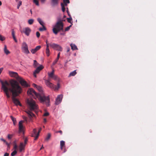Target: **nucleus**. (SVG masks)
Here are the masks:
<instances>
[{"mask_svg":"<svg viewBox=\"0 0 156 156\" xmlns=\"http://www.w3.org/2000/svg\"><path fill=\"white\" fill-rule=\"evenodd\" d=\"M0 82L2 85V88L3 90L7 97L8 98L10 97V96L9 93V91L12 93V90H13L14 91L17 92V90H18L17 87H21L18 82L14 80H12L10 81V83L6 80L3 81L1 80Z\"/></svg>","mask_w":156,"mask_h":156,"instance_id":"f257e3e1","label":"nucleus"},{"mask_svg":"<svg viewBox=\"0 0 156 156\" xmlns=\"http://www.w3.org/2000/svg\"><path fill=\"white\" fill-rule=\"evenodd\" d=\"M29 95H32L35 99L37 98L40 102L42 103H45L47 106L50 105L49 96H45L43 94H37L32 88L28 89L27 92Z\"/></svg>","mask_w":156,"mask_h":156,"instance_id":"f03ea898","label":"nucleus"},{"mask_svg":"<svg viewBox=\"0 0 156 156\" xmlns=\"http://www.w3.org/2000/svg\"><path fill=\"white\" fill-rule=\"evenodd\" d=\"M63 26L62 20H58L52 29L53 33L55 34L56 35L60 31L63 32Z\"/></svg>","mask_w":156,"mask_h":156,"instance_id":"7ed1b4c3","label":"nucleus"},{"mask_svg":"<svg viewBox=\"0 0 156 156\" xmlns=\"http://www.w3.org/2000/svg\"><path fill=\"white\" fill-rule=\"evenodd\" d=\"M17 88L18 90H17V92L14 91L13 90H12V99L13 102L16 105H19L21 106V104L18 100L16 98V97L18 96L21 93L22 89L21 87H18Z\"/></svg>","mask_w":156,"mask_h":156,"instance_id":"20e7f679","label":"nucleus"},{"mask_svg":"<svg viewBox=\"0 0 156 156\" xmlns=\"http://www.w3.org/2000/svg\"><path fill=\"white\" fill-rule=\"evenodd\" d=\"M27 103L31 110H35L38 109V105L33 99L31 98L28 99L27 100Z\"/></svg>","mask_w":156,"mask_h":156,"instance_id":"39448f33","label":"nucleus"},{"mask_svg":"<svg viewBox=\"0 0 156 156\" xmlns=\"http://www.w3.org/2000/svg\"><path fill=\"white\" fill-rule=\"evenodd\" d=\"M45 80L46 86L50 88L54 89L55 90H58L60 87V85L59 83H58L57 86H56L54 84L49 82V80Z\"/></svg>","mask_w":156,"mask_h":156,"instance_id":"423d86ee","label":"nucleus"},{"mask_svg":"<svg viewBox=\"0 0 156 156\" xmlns=\"http://www.w3.org/2000/svg\"><path fill=\"white\" fill-rule=\"evenodd\" d=\"M21 48L23 51L26 54H29L30 52L28 50L27 44L25 42H23L22 44Z\"/></svg>","mask_w":156,"mask_h":156,"instance_id":"0eeeda50","label":"nucleus"},{"mask_svg":"<svg viewBox=\"0 0 156 156\" xmlns=\"http://www.w3.org/2000/svg\"><path fill=\"white\" fill-rule=\"evenodd\" d=\"M17 81L20 82L22 86L24 87H28V85L27 82L22 77H20Z\"/></svg>","mask_w":156,"mask_h":156,"instance_id":"6e6552de","label":"nucleus"},{"mask_svg":"<svg viewBox=\"0 0 156 156\" xmlns=\"http://www.w3.org/2000/svg\"><path fill=\"white\" fill-rule=\"evenodd\" d=\"M9 74L11 77L15 78L17 80L20 77V76H19L18 73L16 72L9 71Z\"/></svg>","mask_w":156,"mask_h":156,"instance_id":"1a4fd4ad","label":"nucleus"},{"mask_svg":"<svg viewBox=\"0 0 156 156\" xmlns=\"http://www.w3.org/2000/svg\"><path fill=\"white\" fill-rule=\"evenodd\" d=\"M48 75L50 78H51L55 80H58V76L54 74V70H53L51 73H48Z\"/></svg>","mask_w":156,"mask_h":156,"instance_id":"9d476101","label":"nucleus"},{"mask_svg":"<svg viewBox=\"0 0 156 156\" xmlns=\"http://www.w3.org/2000/svg\"><path fill=\"white\" fill-rule=\"evenodd\" d=\"M62 98L63 95L62 94L58 95L56 99L55 104L58 105L62 101Z\"/></svg>","mask_w":156,"mask_h":156,"instance_id":"9b49d317","label":"nucleus"},{"mask_svg":"<svg viewBox=\"0 0 156 156\" xmlns=\"http://www.w3.org/2000/svg\"><path fill=\"white\" fill-rule=\"evenodd\" d=\"M44 67L42 65H41L36 69L34 72V76L35 77H37L36 74L39 73L40 71Z\"/></svg>","mask_w":156,"mask_h":156,"instance_id":"f8f14e48","label":"nucleus"},{"mask_svg":"<svg viewBox=\"0 0 156 156\" xmlns=\"http://www.w3.org/2000/svg\"><path fill=\"white\" fill-rule=\"evenodd\" d=\"M24 122L23 121H21L19 122V129L20 132H22L24 130V127L23 125V123Z\"/></svg>","mask_w":156,"mask_h":156,"instance_id":"ddd939ff","label":"nucleus"},{"mask_svg":"<svg viewBox=\"0 0 156 156\" xmlns=\"http://www.w3.org/2000/svg\"><path fill=\"white\" fill-rule=\"evenodd\" d=\"M30 32V29L28 27L25 28L23 30V32L27 36H29Z\"/></svg>","mask_w":156,"mask_h":156,"instance_id":"4468645a","label":"nucleus"},{"mask_svg":"<svg viewBox=\"0 0 156 156\" xmlns=\"http://www.w3.org/2000/svg\"><path fill=\"white\" fill-rule=\"evenodd\" d=\"M41 46L40 45H38L36 47L32 49L31 52L33 54H35L37 51L39 50L41 48Z\"/></svg>","mask_w":156,"mask_h":156,"instance_id":"2eb2a0df","label":"nucleus"},{"mask_svg":"<svg viewBox=\"0 0 156 156\" xmlns=\"http://www.w3.org/2000/svg\"><path fill=\"white\" fill-rule=\"evenodd\" d=\"M25 145L23 143L21 142L20 143V145L19 146L20 152H21L24 149Z\"/></svg>","mask_w":156,"mask_h":156,"instance_id":"dca6fc26","label":"nucleus"},{"mask_svg":"<svg viewBox=\"0 0 156 156\" xmlns=\"http://www.w3.org/2000/svg\"><path fill=\"white\" fill-rule=\"evenodd\" d=\"M26 112L28 114L29 117L30 119H31V118L34 117L35 116V115L30 111H28Z\"/></svg>","mask_w":156,"mask_h":156,"instance_id":"f3484780","label":"nucleus"},{"mask_svg":"<svg viewBox=\"0 0 156 156\" xmlns=\"http://www.w3.org/2000/svg\"><path fill=\"white\" fill-rule=\"evenodd\" d=\"M58 0H51V5L53 6L57 5L58 3Z\"/></svg>","mask_w":156,"mask_h":156,"instance_id":"a211bd4d","label":"nucleus"},{"mask_svg":"<svg viewBox=\"0 0 156 156\" xmlns=\"http://www.w3.org/2000/svg\"><path fill=\"white\" fill-rule=\"evenodd\" d=\"M4 53L6 55H8V54H9L10 53V52L7 49V47L6 45H4Z\"/></svg>","mask_w":156,"mask_h":156,"instance_id":"6ab92c4d","label":"nucleus"},{"mask_svg":"<svg viewBox=\"0 0 156 156\" xmlns=\"http://www.w3.org/2000/svg\"><path fill=\"white\" fill-rule=\"evenodd\" d=\"M60 148L61 150H62L63 148L65 147V142L63 140H61L60 142Z\"/></svg>","mask_w":156,"mask_h":156,"instance_id":"aec40b11","label":"nucleus"},{"mask_svg":"<svg viewBox=\"0 0 156 156\" xmlns=\"http://www.w3.org/2000/svg\"><path fill=\"white\" fill-rule=\"evenodd\" d=\"M70 46L71 47V49H72L73 50H75L78 49L77 46L75 44H70Z\"/></svg>","mask_w":156,"mask_h":156,"instance_id":"412c9836","label":"nucleus"},{"mask_svg":"<svg viewBox=\"0 0 156 156\" xmlns=\"http://www.w3.org/2000/svg\"><path fill=\"white\" fill-rule=\"evenodd\" d=\"M76 74V70H75L71 72L69 74V75L68 76L69 77L71 76H75Z\"/></svg>","mask_w":156,"mask_h":156,"instance_id":"4be33fe9","label":"nucleus"},{"mask_svg":"<svg viewBox=\"0 0 156 156\" xmlns=\"http://www.w3.org/2000/svg\"><path fill=\"white\" fill-rule=\"evenodd\" d=\"M12 36L13 39L16 42H17V40L16 38V37L15 36V32L13 30H12Z\"/></svg>","mask_w":156,"mask_h":156,"instance_id":"5701e85b","label":"nucleus"},{"mask_svg":"<svg viewBox=\"0 0 156 156\" xmlns=\"http://www.w3.org/2000/svg\"><path fill=\"white\" fill-rule=\"evenodd\" d=\"M33 133L32 134V136L33 137H35V136L37 135V130L36 129H34L33 130Z\"/></svg>","mask_w":156,"mask_h":156,"instance_id":"b1692460","label":"nucleus"},{"mask_svg":"<svg viewBox=\"0 0 156 156\" xmlns=\"http://www.w3.org/2000/svg\"><path fill=\"white\" fill-rule=\"evenodd\" d=\"M57 44H55V43H51L49 45L50 47L54 48V49H55L56 48V46H57Z\"/></svg>","mask_w":156,"mask_h":156,"instance_id":"393cba45","label":"nucleus"},{"mask_svg":"<svg viewBox=\"0 0 156 156\" xmlns=\"http://www.w3.org/2000/svg\"><path fill=\"white\" fill-rule=\"evenodd\" d=\"M55 49H56L58 51H62V48L61 46H59V45L57 44Z\"/></svg>","mask_w":156,"mask_h":156,"instance_id":"a878e982","label":"nucleus"},{"mask_svg":"<svg viewBox=\"0 0 156 156\" xmlns=\"http://www.w3.org/2000/svg\"><path fill=\"white\" fill-rule=\"evenodd\" d=\"M10 117L11 119H12V121L14 125H15V124L16 122V118H14L12 116H10Z\"/></svg>","mask_w":156,"mask_h":156,"instance_id":"bb28decb","label":"nucleus"},{"mask_svg":"<svg viewBox=\"0 0 156 156\" xmlns=\"http://www.w3.org/2000/svg\"><path fill=\"white\" fill-rule=\"evenodd\" d=\"M61 6L62 8V11L63 12H64L65 11V9H66L65 8V6H66L65 5L62 3H61Z\"/></svg>","mask_w":156,"mask_h":156,"instance_id":"cd10ccee","label":"nucleus"},{"mask_svg":"<svg viewBox=\"0 0 156 156\" xmlns=\"http://www.w3.org/2000/svg\"><path fill=\"white\" fill-rule=\"evenodd\" d=\"M37 20L41 25L43 26V25H44V23L40 18H38L37 19Z\"/></svg>","mask_w":156,"mask_h":156,"instance_id":"c85d7f7f","label":"nucleus"},{"mask_svg":"<svg viewBox=\"0 0 156 156\" xmlns=\"http://www.w3.org/2000/svg\"><path fill=\"white\" fill-rule=\"evenodd\" d=\"M51 136V135L50 133H48V135H47V137H46V138L45 139V140L46 141H48L50 139Z\"/></svg>","mask_w":156,"mask_h":156,"instance_id":"c756f323","label":"nucleus"},{"mask_svg":"<svg viewBox=\"0 0 156 156\" xmlns=\"http://www.w3.org/2000/svg\"><path fill=\"white\" fill-rule=\"evenodd\" d=\"M67 20L68 22L72 24L73 22L72 21V19L71 17H70L69 18H67Z\"/></svg>","mask_w":156,"mask_h":156,"instance_id":"7c9ffc66","label":"nucleus"},{"mask_svg":"<svg viewBox=\"0 0 156 156\" xmlns=\"http://www.w3.org/2000/svg\"><path fill=\"white\" fill-rule=\"evenodd\" d=\"M63 4H64L66 6L67 5V4H69L70 2L69 0H63Z\"/></svg>","mask_w":156,"mask_h":156,"instance_id":"2f4dec72","label":"nucleus"},{"mask_svg":"<svg viewBox=\"0 0 156 156\" xmlns=\"http://www.w3.org/2000/svg\"><path fill=\"white\" fill-rule=\"evenodd\" d=\"M46 53L48 56H49L50 54V51L49 49H46Z\"/></svg>","mask_w":156,"mask_h":156,"instance_id":"473e14b6","label":"nucleus"},{"mask_svg":"<svg viewBox=\"0 0 156 156\" xmlns=\"http://www.w3.org/2000/svg\"><path fill=\"white\" fill-rule=\"evenodd\" d=\"M43 27H41L39 29V30L40 31H43L44 30H46V27H45V26L43 25V26H42Z\"/></svg>","mask_w":156,"mask_h":156,"instance_id":"72a5a7b5","label":"nucleus"},{"mask_svg":"<svg viewBox=\"0 0 156 156\" xmlns=\"http://www.w3.org/2000/svg\"><path fill=\"white\" fill-rule=\"evenodd\" d=\"M34 21V20H33L32 19H30L28 20V23L29 24L31 25L33 23Z\"/></svg>","mask_w":156,"mask_h":156,"instance_id":"f704fd0d","label":"nucleus"},{"mask_svg":"<svg viewBox=\"0 0 156 156\" xmlns=\"http://www.w3.org/2000/svg\"><path fill=\"white\" fill-rule=\"evenodd\" d=\"M22 2L21 1H19L18 2L17 6V8L18 9L20 7V5H22Z\"/></svg>","mask_w":156,"mask_h":156,"instance_id":"c9c22d12","label":"nucleus"},{"mask_svg":"<svg viewBox=\"0 0 156 156\" xmlns=\"http://www.w3.org/2000/svg\"><path fill=\"white\" fill-rule=\"evenodd\" d=\"M34 66L35 67L37 66L38 65V63H37V61L36 60H34Z\"/></svg>","mask_w":156,"mask_h":156,"instance_id":"e433bc0d","label":"nucleus"},{"mask_svg":"<svg viewBox=\"0 0 156 156\" xmlns=\"http://www.w3.org/2000/svg\"><path fill=\"white\" fill-rule=\"evenodd\" d=\"M17 152L15 150L14 151H13L11 153V156H15L16 154L17 153Z\"/></svg>","mask_w":156,"mask_h":156,"instance_id":"4c0bfd02","label":"nucleus"},{"mask_svg":"<svg viewBox=\"0 0 156 156\" xmlns=\"http://www.w3.org/2000/svg\"><path fill=\"white\" fill-rule=\"evenodd\" d=\"M72 26V25H70L69 26L66 27L65 29V31H66L69 30L70 27Z\"/></svg>","mask_w":156,"mask_h":156,"instance_id":"58836bf2","label":"nucleus"},{"mask_svg":"<svg viewBox=\"0 0 156 156\" xmlns=\"http://www.w3.org/2000/svg\"><path fill=\"white\" fill-rule=\"evenodd\" d=\"M5 40V37L2 35H0V40L1 41H3Z\"/></svg>","mask_w":156,"mask_h":156,"instance_id":"ea45409f","label":"nucleus"},{"mask_svg":"<svg viewBox=\"0 0 156 156\" xmlns=\"http://www.w3.org/2000/svg\"><path fill=\"white\" fill-rule=\"evenodd\" d=\"M34 2L36 5L37 6L39 5L38 2L37 0H34Z\"/></svg>","mask_w":156,"mask_h":156,"instance_id":"a19ab883","label":"nucleus"},{"mask_svg":"<svg viewBox=\"0 0 156 156\" xmlns=\"http://www.w3.org/2000/svg\"><path fill=\"white\" fill-rule=\"evenodd\" d=\"M17 145L14 142V149L16 150L17 149Z\"/></svg>","mask_w":156,"mask_h":156,"instance_id":"79ce46f5","label":"nucleus"},{"mask_svg":"<svg viewBox=\"0 0 156 156\" xmlns=\"http://www.w3.org/2000/svg\"><path fill=\"white\" fill-rule=\"evenodd\" d=\"M37 89L39 90V91L40 92H42V88L41 87H40V86H38L37 87Z\"/></svg>","mask_w":156,"mask_h":156,"instance_id":"37998d69","label":"nucleus"},{"mask_svg":"<svg viewBox=\"0 0 156 156\" xmlns=\"http://www.w3.org/2000/svg\"><path fill=\"white\" fill-rule=\"evenodd\" d=\"M58 59H57V58H56V59L53 62V65H55V64H56L58 61Z\"/></svg>","mask_w":156,"mask_h":156,"instance_id":"c03bdc74","label":"nucleus"},{"mask_svg":"<svg viewBox=\"0 0 156 156\" xmlns=\"http://www.w3.org/2000/svg\"><path fill=\"white\" fill-rule=\"evenodd\" d=\"M28 141V139L27 138H25V139H24V144L25 145H26V144H27V142Z\"/></svg>","mask_w":156,"mask_h":156,"instance_id":"a18cd8bd","label":"nucleus"},{"mask_svg":"<svg viewBox=\"0 0 156 156\" xmlns=\"http://www.w3.org/2000/svg\"><path fill=\"white\" fill-rule=\"evenodd\" d=\"M49 115V113L48 112H46L43 115V116H48Z\"/></svg>","mask_w":156,"mask_h":156,"instance_id":"49530a36","label":"nucleus"},{"mask_svg":"<svg viewBox=\"0 0 156 156\" xmlns=\"http://www.w3.org/2000/svg\"><path fill=\"white\" fill-rule=\"evenodd\" d=\"M39 133H37V135H36L35 136V138H34V140H37V139L38 136H39Z\"/></svg>","mask_w":156,"mask_h":156,"instance_id":"de8ad7c7","label":"nucleus"},{"mask_svg":"<svg viewBox=\"0 0 156 156\" xmlns=\"http://www.w3.org/2000/svg\"><path fill=\"white\" fill-rule=\"evenodd\" d=\"M36 36L37 37H39L40 36V33L38 31L37 32H36Z\"/></svg>","mask_w":156,"mask_h":156,"instance_id":"09e8293b","label":"nucleus"},{"mask_svg":"<svg viewBox=\"0 0 156 156\" xmlns=\"http://www.w3.org/2000/svg\"><path fill=\"white\" fill-rule=\"evenodd\" d=\"M12 137V135H10V134H8V138L9 139H11Z\"/></svg>","mask_w":156,"mask_h":156,"instance_id":"8fccbe9b","label":"nucleus"},{"mask_svg":"<svg viewBox=\"0 0 156 156\" xmlns=\"http://www.w3.org/2000/svg\"><path fill=\"white\" fill-rule=\"evenodd\" d=\"M0 140L3 141L5 143V144L6 143V142H7L6 140L3 139V138H1L0 139Z\"/></svg>","mask_w":156,"mask_h":156,"instance_id":"3c124183","label":"nucleus"},{"mask_svg":"<svg viewBox=\"0 0 156 156\" xmlns=\"http://www.w3.org/2000/svg\"><path fill=\"white\" fill-rule=\"evenodd\" d=\"M56 133H60L61 134H62V131L61 130H59V131H57L56 132Z\"/></svg>","mask_w":156,"mask_h":156,"instance_id":"603ef678","label":"nucleus"},{"mask_svg":"<svg viewBox=\"0 0 156 156\" xmlns=\"http://www.w3.org/2000/svg\"><path fill=\"white\" fill-rule=\"evenodd\" d=\"M60 52H59L58 54L57 57V59H59L60 57Z\"/></svg>","mask_w":156,"mask_h":156,"instance_id":"864d4df0","label":"nucleus"},{"mask_svg":"<svg viewBox=\"0 0 156 156\" xmlns=\"http://www.w3.org/2000/svg\"><path fill=\"white\" fill-rule=\"evenodd\" d=\"M49 43H47V44H46V49H49Z\"/></svg>","mask_w":156,"mask_h":156,"instance_id":"5fc2aeb1","label":"nucleus"},{"mask_svg":"<svg viewBox=\"0 0 156 156\" xmlns=\"http://www.w3.org/2000/svg\"><path fill=\"white\" fill-rule=\"evenodd\" d=\"M3 68H2V67L1 68H0V74H1V73L2 72V71L3 70Z\"/></svg>","mask_w":156,"mask_h":156,"instance_id":"6e6d98bb","label":"nucleus"},{"mask_svg":"<svg viewBox=\"0 0 156 156\" xmlns=\"http://www.w3.org/2000/svg\"><path fill=\"white\" fill-rule=\"evenodd\" d=\"M6 144L7 145L8 147L9 148H10V144H9L7 142H6Z\"/></svg>","mask_w":156,"mask_h":156,"instance_id":"4d7b16f0","label":"nucleus"},{"mask_svg":"<svg viewBox=\"0 0 156 156\" xmlns=\"http://www.w3.org/2000/svg\"><path fill=\"white\" fill-rule=\"evenodd\" d=\"M23 119L24 120H25V121L27 120V117L26 116H23Z\"/></svg>","mask_w":156,"mask_h":156,"instance_id":"13d9d810","label":"nucleus"},{"mask_svg":"<svg viewBox=\"0 0 156 156\" xmlns=\"http://www.w3.org/2000/svg\"><path fill=\"white\" fill-rule=\"evenodd\" d=\"M9 154L8 153H6L4 155V156H9Z\"/></svg>","mask_w":156,"mask_h":156,"instance_id":"bf43d9fd","label":"nucleus"},{"mask_svg":"<svg viewBox=\"0 0 156 156\" xmlns=\"http://www.w3.org/2000/svg\"><path fill=\"white\" fill-rule=\"evenodd\" d=\"M33 85L34 87H36L37 88V87H38V86H37L36 84H35L34 83H33Z\"/></svg>","mask_w":156,"mask_h":156,"instance_id":"052dcab7","label":"nucleus"},{"mask_svg":"<svg viewBox=\"0 0 156 156\" xmlns=\"http://www.w3.org/2000/svg\"><path fill=\"white\" fill-rule=\"evenodd\" d=\"M47 122V119L46 118H44V122L45 123H46Z\"/></svg>","mask_w":156,"mask_h":156,"instance_id":"680f3d73","label":"nucleus"},{"mask_svg":"<svg viewBox=\"0 0 156 156\" xmlns=\"http://www.w3.org/2000/svg\"><path fill=\"white\" fill-rule=\"evenodd\" d=\"M41 128H40V129H39V130H38V132L37 133H39H39L41 131Z\"/></svg>","mask_w":156,"mask_h":156,"instance_id":"e2e57ef3","label":"nucleus"},{"mask_svg":"<svg viewBox=\"0 0 156 156\" xmlns=\"http://www.w3.org/2000/svg\"><path fill=\"white\" fill-rule=\"evenodd\" d=\"M45 0H41V2L42 3H44V2H45Z\"/></svg>","mask_w":156,"mask_h":156,"instance_id":"0e129e2a","label":"nucleus"},{"mask_svg":"<svg viewBox=\"0 0 156 156\" xmlns=\"http://www.w3.org/2000/svg\"><path fill=\"white\" fill-rule=\"evenodd\" d=\"M70 48H67V52H68L69 51H70Z\"/></svg>","mask_w":156,"mask_h":156,"instance_id":"69168bd1","label":"nucleus"},{"mask_svg":"<svg viewBox=\"0 0 156 156\" xmlns=\"http://www.w3.org/2000/svg\"><path fill=\"white\" fill-rule=\"evenodd\" d=\"M51 79H52L51 78H50L48 76V80H49V82H50V81L51 80Z\"/></svg>","mask_w":156,"mask_h":156,"instance_id":"338daca9","label":"nucleus"},{"mask_svg":"<svg viewBox=\"0 0 156 156\" xmlns=\"http://www.w3.org/2000/svg\"><path fill=\"white\" fill-rule=\"evenodd\" d=\"M70 61V60H69V61H68V60H67V61H66V63H65V64H67V63L69 62V61Z\"/></svg>","mask_w":156,"mask_h":156,"instance_id":"774afa93","label":"nucleus"}]
</instances>
